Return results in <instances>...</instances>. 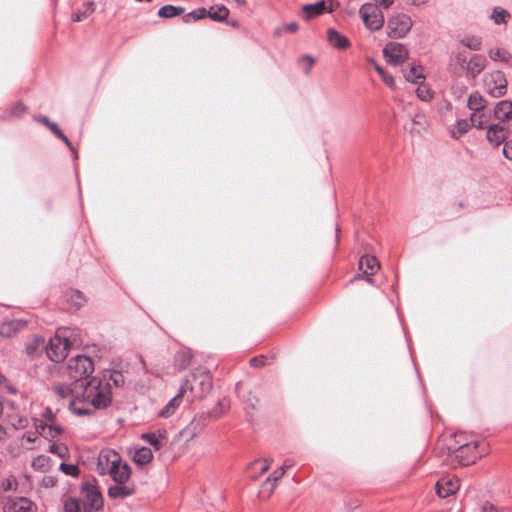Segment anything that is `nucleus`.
Here are the masks:
<instances>
[{"label": "nucleus", "mask_w": 512, "mask_h": 512, "mask_svg": "<svg viewBox=\"0 0 512 512\" xmlns=\"http://www.w3.org/2000/svg\"><path fill=\"white\" fill-rule=\"evenodd\" d=\"M53 391L61 399L69 398L70 409L79 416L106 408L112 399L109 382L98 377H92L88 383L73 381L70 385L55 384Z\"/></svg>", "instance_id": "obj_1"}, {"label": "nucleus", "mask_w": 512, "mask_h": 512, "mask_svg": "<svg viewBox=\"0 0 512 512\" xmlns=\"http://www.w3.org/2000/svg\"><path fill=\"white\" fill-rule=\"evenodd\" d=\"M103 506V498L98 488L86 483L81 488L80 497H69L65 500V512H94Z\"/></svg>", "instance_id": "obj_2"}, {"label": "nucleus", "mask_w": 512, "mask_h": 512, "mask_svg": "<svg viewBox=\"0 0 512 512\" xmlns=\"http://www.w3.org/2000/svg\"><path fill=\"white\" fill-rule=\"evenodd\" d=\"M97 471L101 475H109L112 479H130V466L123 462L121 456L112 449H103L99 453Z\"/></svg>", "instance_id": "obj_3"}, {"label": "nucleus", "mask_w": 512, "mask_h": 512, "mask_svg": "<svg viewBox=\"0 0 512 512\" xmlns=\"http://www.w3.org/2000/svg\"><path fill=\"white\" fill-rule=\"evenodd\" d=\"M213 388L211 372L198 366L192 370L182 381L180 389H184V394L189 391L194 399L205 398Z\"/></svg>", "instance_id": "obj_4"}, {"label": "nucleus", "mask_w": 512, "mask_h": 512, "mask_svg": "<svg viewBox=\"0 0 512 512\" xmlns=\"http://www.w3.org/2000/svg\"><path fill=\"white\" fill-rule=\"evenodd\" d=\"M401 108L404 118V129L412 135H420L427 126V120L423 112L412 102H403Z\"/></svg>", "instance_id": "obj_5"}, {"label": "nucleus", "mask_w": 512, "mask_h": 512, "mask_svg": "<svg viewBox=\"0 0 512 512\" xmlns=\"http://www.w3.org/2000/svg\"><path fill=\"white\" fill-rule=\"evenodd\" d=\"M70 341L68 339L67 330H58V332L50 338L46 346V354L53 362H61L64 360L69 351Z\"/></svg>", "instance_id": "obj_6"}, {"label": "nucleus", "mask_w": 512, "mask_h": 512, "mask_svg": "<svg viewBox=\"0 0 512 512\" xmlns=\"http://www.w3.org/2000/svg\"><path fill=\"white\" fill-rule=\"evenodd\" d=\"M413 26L412 18L402 12L394 13L387 21V36L392 39H402L407 36Z\"/></svg>", "instance_id": "obj_7"}, {"label": "nucleus", "mask_w": 512, "mask_h": 512, "mask_svg": "<svg viewBox=\"0 0 512 512\" xmlns=\"http://www.w3.org/2000/svg\"><path fill=\"white\" fill-rule=\"evenodd\" d=\"M94 371L92 360L84 355H77L71 358L67 364V373L74 382L88 383L85 377Z\"/></svg>", "instance_id": "obj_8"}, {"label": "nucleus", "mask_w": 512, "mask_h": 512, "mask_svg": "<svg viewBox=\"0 0 512 512\" xmlns=\"http://www.w3.org/2000/svg\"><path fill=\"white\" fill-rule=\"evenodd\" d=\"M360 18L364 26L370 31H379L385 24L382 9L373 3H364L359 9Z\"/></svg>", "instance_id": "obj_9"}, {"label": "nucleus", "mask_w": 512, "mask_h": 512, "mask_svg": "<svg viewBox=\"0 0 512 512\" xmlns=\"http://www.w3.org/2000/svg\"><path fill=\"white\" fill-rule=\"evenodd\" d=\"M383 56L389 64L398 66L407 60L408 49L404 44L389 42L383 48Z\"/></svg>", "instance_id": "obj_10"}, {"label": "nucleus", "mask_w": 512, "mask_h": 512, "mask_svg": "<svg viewBox=\"0 0 512 512\" xmlns=\"http://www.w3.org/2000/svg\"><path fill=\"white\" fill-rule=\"evenodd\" d=\"M484 86L490 95L500 97L506 92L507 80L501 71H494L484 77Z\"/></svg>", "instance_id": "obj_11"}, {"label": "nucleus", "mask_w": 512, "mask_h": 512, "mask_svg": "<svg viewBox=\"0 0 512 512\" xmlns=\"http://www.w3.org/2000/svg\"><path fill=\"white\" fill-rule=\"evenodd\" d=\"M228 14H229V10L225 6H220L217 8L211 7L208 13L206 12V10L204 8H202L197 11H192V12L186 14L184 17V20H185V22H190V21H196V20H199V19H202V18L208 16L212 20L223 21L224 19H226Z\"/></svg>", "instance_id": "obj_12"}, {"label": "nucleus", "mask_w": 512, "mask_h": 512, "mask_svg": "<svg viewBox=\"0 0 512 512\" xmlns=\"http://www.w3.org/2000/svg\"><path fill=\"white\" fill-rule=\"evenodd\" d=\"M114 485L108 488V496L112 499H124L135 493V485L129 479H113Z\"/></svg>", "instance_id": "obj_13"}, {"label": "nucleus", "mask_w": 512, "mask_h": 512, "mask_svg": "<svg viewBox=\"0 0 512 512\" xmlns=\"http://www.w3.org/2000/svg\"><path fill=\"white\" fill-rule=\"evenodd\" d=\"M49 422L50 423L35 419L34 426L38 435H41L48 440H53L61 434L62 428L60 425L53 423L50 418Z\"/></svg>", "instance_id": "obj_14"}, {"label": "nucleus", "mask_w": 512, "mask_h": 512, "mask_svg": "<svg viewBox=\"0 0 512 512\" xmlns=\"http://www.w3.org/2000/svg\"><path fill=\"white\" fill-rule=\"evenodd\" d=\"M5 418L8 425L16 430L26 428L29 423L27 416L13 405L6 411Z\"/></svg>", "instance_id": "obj_15"}, {"label": "nucleus", "mask_w": 512, "mask_h": 512, "mask_svg": "<svg viewBox=\"0 0 512 512\" xmlns=\"http://www.w3.org/2000/svg\"><path fill=\"white\" fill-rule=\"evenodd\" d=\"M459 489V480L455 477H443L436 483V492L439 497L446 498Z\"/></svg>", "instance_id": "obj_16"}, {"label": "nucleus", "mask_w": 512, "mask_h": 512, "mask_svg": "<svg viewBox=\"0 0 512 512\" xmlns=\"http://www.w3.org/2000/svg\"><path fill=\"white\" fill-rule=\"evenodd\" d=\"M33 503L26 497H19L7 501L3 512H33Z\"/></svg>", "instance_id": "obj_17"}, {"label": "nucleus", "mask_w": 512, "mask_h": 512, "mask_svg": "<svg viewBox=\"0 0 512 512\" xmlns=\"http://www.w3.org/2000/svg\"><path fill=\"white\" fill-rule=\"evenodd\" d=\"M142 439L153 446L155 450H161L168 442L167 431L159 429L154 432L144 433Z\"/></svg>", "instance_id": "obj_18"}, {"label": "nucleus", "mask_w": 512, "mask_h": 512, "mask_svg": "<svg viewBox=\"0 0 512 512\" xmlns=\"http://www.w3.org/2000/svg\"><path fill=\"white\" fill-rule=\"evenodd\" d=\"M26 325L27 322L22 319L6 321L0 326V335L5 338H11L19 331L23 330Z\"/></svg>", "instance_id": "obj_19"}, {"label": "nucleus", "mask_w": 512, "mask_h": 512, "mask_svg": "<svg viewBox=\"0 0 512 512\" xmlns=\"http://www.w3.org/2000/svg\"><path fill=\"white\" fill-rule=\"evenodd\" d=\"M184 396V389H179L177 395H175L169 402L158 411L157 415L160 418H169L175 414L177 409L182 403V398Z\"/></svg>", "instance_id": "obj_20"}, {"label": "nucleus", "mask_w": 512, "mask_h": 512, "mask_svg": "<svg viewBox=\"0 0 512 512\" xmlns=\"http://www.w3.org/2000/svg\"><path fill=\"white\" fill-rule=\"evenodd\" d=\"M485 67L486 59L482 55L475 54L467 63V76L474 79L485 69Z\"/></svg>", "instance_id": "obj_21"}, {"label": "nucleus", "mask_w": 512, "mask_h": 512, "mask_svg": "<svg viewBox=\"0 0 512 512\" xmlns=\"http://www.w3.org/2000/svg\"><path fill=\"white\" fill-rule=\"evenodd\" d=\"M193 357H194V354L191 351V349H189L187 347L181 348L174 355V358H173L174 366L179 371H183L189 367V365L192 362Z\"/></svg>", "instance_id": "obj_22"}, {"label": "nucleus", "mask_w": 512, "mask_h": 512, "mask_svg": "<svg viewBox=\"0 0 512 512\" xmlns=\"http://www.w3.org/2000/svg\"><path fill=\"white\" fill-rule=\"evenodd\" d=\"M507 135L503 126L499 124L490 125L487 129V140L495 146L504 142Z\"/></svg>", "instance_id": "obj_23"}, {"label": "nucleus", "mask_w": 512, "mask_h": 512, "mask_svg": "<svg viewBox=\"0 0 512 512\" xmlns=\"http://www.w3.org/2000/svg\"><path fill=\"white\" fill-rule=\"evenodd\" d=\"M327 39L330 45L337 49L343 50L348 48L350 45L349 39L333 28L327 31Z\"/></svg>", "instance_id": "obj_24"}, {"label": "nucleus", "mask_w": 512, "mask_h": 512, "mask_svg": "<svg viewBox=\"0 0 512 512\" xmlns=\"http://www.w3.org/2000/svg\"><path fill=\"white\" fill-rule=\"evenodd\" d=\"M359 269L366 275H373L379 269L378 260L374 256L364 255L360 258Z\"/></svg>", "instance_id": "obj_25"}, {"label": "nucleus", "mask_w": 512, "mask_h": 512, "mask_svg": "<svg viewBox=\"0 0 512 512\" xmlns=\"http://www.w3.org/2000/svg\"><path fill=\"white\" fill-rule=\"evenodd\" d=\"M477 447H478L477 442L465 443L459 447L457 457L461 458V463L463 465H469L470 463H474L476 458L482 456V454H479V455L472 454L471 457H469L467 459H463L464 454L474 452L477 449Z\"/></svg>", "instance_id": "obj_26"}, {"label": "nucleus", "mask_w": 512, "mask_h": 512, "mask_svg": "<svg viewBox=\"0 0 512 512\" xmlns=\"http://www.w3.org/2000/svg\"><path fill=\"white\" fill-rule=\"evenodd\" d=\"M494 114L501 121L512 119V102L508 100L500 101L494 109Z\"/></svg>", "instance_id": "obj_27"}, {"label": "nucleus", "mask_w": 512, "mask_h": 512, "mask_svg": "<svg viewBox=\"0 0 512 512\" xmlns=\"http://www.w3.org/2000/svg\"><path fill=\"white\" fill-rule=\"evenodd\" d=\"M459 42L466 48L473 50V51H479L482 46V39L479 36L471 35V34H465L460 35L458 37Z\"/></svg>", "instance_id": "obj_28"}, {"label": "nucleus", "mask_w": 512, "mask_h": 512, "mask_svg": "<svg viewBox=\"0 0 512 512\" xmlns=\"http://www.w3.org/2000/svg\"><path fill=\"white\" fill-rule=\"evenodd\" d=\"M467 106L473 112H482L486 106V101L482 95L478 92L470 94L467 102Z\"/></svg>", "instance_id": "obj_29"}, {"label": "nucleus", "mask_w": 512, "mask_h": 512, "mask_svg": "<svg viewBox=\"0 0 512 512\" xmlns=\"http://www.w3.org/2000/svg\"><path fill=\"white\" fill-rule=\"evenodd\" d=\"M291 467V464L285 462L282 466L276 469L266 480L264 486L270 485L269 494L272 493L277 481H279L286 472V469Z\"/></svg>", "instance_id": "obj_30"}, {"label": "nucleus", "mask_w": 512, "mask_h": 512, "mask_svg": "<svg viewBox=\"0 0 512 512\" xmlns=\"http://www.w3.org/2000/svg\"><path fill=\"white\" fill-rule=\"evenodd\" d=\"M153 458V454L150 448L141 447L137 449L133 455V460L138 465L148 464Z\"/></svg>", "instance_id": "obj_31"}, {"label": "nucleus", "mask_w": 512, "mask_h": 512, "mask_svg": "<svg viewBox=\"0 0 512 512\" xmlns=\"http://www.w3.org/2000/svg\"><path fill=\"white\" fill-rule=\"evenodd\" d=\"M304 11L307 14V17L311 18L323 14L328 11V8L324 1H318L314 4L304 6Z\"/></svg>", "instance_id": "obj_32"}, {"label": "nucleus", "mask_w": 512, "mask_h": 512, "mask_svg": "<svg viewBox=\"0 0 512 512\" xmlns=\"http://www.w3.org/2000/svg\"><path fill=\"white\" fill-rule=\"evenodd\" d=\"M66 301L71 308L79 309L83 305L85 299L80 291L71 290L66 294Z\"/></svg>", "instance_id": "obj_33"}, {"label": "nucleus", "mask_w": 512, "mask_h": 512, "mask_svg": "<svg viewBox=\"0 0 512 512\" xmlns=\"http://www.w3.org/2000/svg\"><path fill=\"white\" fill-rule=\"evenodd\" d=\"M48 128L51 130V132L57 136L58 138H60L67 146L68 148L72 151L73 155H74V158H77L78 157V154L77 152L75 151L72 143L70 142V140L67 138V136L62 132V130L59 128V126L52 122V123H49V126Z\"/></svg>", "instance_id": "obj_34"}, {"label": "nucleus", "mask_w": 512, "mask_h": 512, "mask_svg": "<svg viewBox=\"0 0 512 512\" xmlns=\"http://www.w3.org/2000/svg\"><path fill=\"white\" fill-rule=\"evenodd\" d=\"M184 12L182 7L165 5L158 10V16L162 18H172Z\"/></svg>", "instance_id": "obj_35"}, {"label": "nucleus", "mask_w": 512, "mask_h": 512, "mask_svg": "<svg viewBox=\"0 0 512 512\" xmlns=\"http://www.w3.org/2000/svg\"><path fill=\"white\" fill-rule=\"evenodd\" d=\"M94 11V3L88 2L84 5L83 10L77 11L72 14L71 18L74 22H81L85 20Z\"/></svg>", "instance_id": "obj_36"}, {"label": "nucleus", "mask_w": 512, "mask_h": 512, "mask_svg": "<svg viewBox=\"0 0 512 512\" xmlns=\"http://www.w3.org/2000/svg\"><path fill=\"white\" fill-rule=\"evenodd\" d=\"M404 77L408 82L416 84L419 80L424 78L423 70L420 66H412L404 73Z\"/></svg>", "instance_id": "obj_37"}, {"label": "nucleus", "mask_w": 512, "mask_h": 512, "mask_svg": "<svg viewBox=\"0 0 512 512\" xmlns=\"http://www.w3.org/2000/svg\"><path fill=\"white\" fill-rule=\"evenodd\" d=\"M470 126H471L470 121H468L466 119L458 120L456 122L455 127L451 131L452 137L455 139H458L459 137H461L463 134H465L469 130Z\"/></svg>", "instance_id": "obj_38"}, {"label": "nucleus", "mask_w": 512, "mask_h": 512, "mask_svg": "<svg viewBox=\"0 0 512 512\" xmlns=\"http://www.w3.org/2000/svg\"><path fill=\"white\" fill-rule=\"evenodd\" d=\"M491 18L495 24H506L510 18V14L507 10L501 7H495L493 9Z\"/></svg>", "instance_id": "obj_39"}, {"label": "nucleus", "mask_w": 512, "mask_h": 512, "mask_svg": "<svg viewBox=\"0 0 512 512\" xmlns=\"http://www.w3.org/2000/svg\"><path fill=\"white\" fill-rule=\"evenodd\" d=\"M471 125L481 130L484 128L487 118L483 112H473L470 117Z\"/></svg>", "instance_id": "obj_40"}, {"label": "nucleus", "mask_w": 512, "mask_h": 512, "mask_svg": "<svg viewBox=\"0 0 512 512\" xmlns=\"http://www.w3.org/2000/svg\"><path fill=\"white\" fill-rule=\"evenodd\" d=\"M417 97L425 102L431 101L433 98V92L426 85H420L416 89Z\"/></svg>", "instance_id": "obj_41"}, {"label": "nucleus", "mask_w": 512, "mask_h": 512, "mask_svg": "<svg viewBox=\"0 0 512 512\" xmlns=\"http://www.w3.org/2000/svg\"><path fill=\"white\" fill-rule=\"evenodd\" d=\"M50 459L44 455H39L32 461V467L35 470L45 471L49 466Z\"/></svg>", "instance_id": "obj_42"}, {"label": "nucleus", "mask_w": 512, "mask_h": 512, "mask_svg": "<svg viewBox=\"0 0 512 512\" xmlns=\"http://www.w3.org/2000/svg\"><path fill=\"white\" fill-rule=\"evenodd\" d=\"M26 113V106L21 103L17 102L10 110V117L13 118H20Z\"/></svg>", "instance_id": "obj_43"}, {"label": "nucleus", "mask_w": 512, "mask_h": 512, "mask_svg": "<svg viewBox=\"0 0 512 512\" xmlns=\"http://www.w3.org/2000/svg\"><path fill=\"white\" fill-rule=\"evenodd\" d=\"M488 54H489V57L494 61H507L508 60L507 53L501 49H491Z\"/></svg>", "instance_id": "obj_44"}, {"label": "nucleus", "mask_w": 512, "mask_h": 512, "mask_svg": "<svg viewBox=\"0 0 512 512\" xmlns=\"http://www.w3.org/2000/svg\"><path fill=\"white\" fill-rule=\"evenodd\" d=\"M49 450L51 453L58 455L60 458H65L68 453L67 447L63 444H52Z\"/></svg>", "instance_id": "obj_45"}, {"label": "nucleus", "mask_w": 512, "mask_h": 512, "mask_svg": "<svg viewBox=\"0 0 512 512\" xmlns=\"http://www.w3.org/2000/svg\"><path fill=\"white\" fill-rule=\"evenodd\" d=\"M60 470L70 476H77L79 473V468L76 465L64 462L60 464Z\"/></svg>", "instance_id": "obj_46"}, {"label": "nucleus", "mask_w": 512, "mask_h": 512, "mask_svg": "<svg viewBox=\"0 0 512 512\" xmlns=\"http://www.w3.org/2000/svg\"><path fill=\"white\" fill-rule=\"evenodd\" d=\"M109 380L113 382L115 386H121L124 384V376L119 371H110L109 372Z\"/></svg>", "instance_id": "obj_47"}, {"label": "nucleus", "mask_w": 512, "mask_h": 512, "mask_svg": "<svg viewBox=\"0 0 512 512\" xmlns=\"http://www.w3.org/2000/svg\"><path fill=\"white\" fill-rule=\"evenodd\" d=\"M454 59L455 62L463 68L467 61L466 53L464 51H459L455 54Z\"/></svg>", "instance_id": "obj_48"}, {"label": "nucleus", "mask_w": 512, "mask_h": 512, "mask_svg": "<svg viewBox=\"0 0 512 512\" xmlns=\"http://www.w3.org/2000/svg\"><path fill=\"white\" fill-rule=\"evenodd\" d=\"M265 363H266L265 356L254 357L250 360V364L253 367H262L265 365Z\"/></svg>", "instance_id": "obj_49"}, {"label": "nucleus", "mask_w": 512, "mask_h": 512, "mask_svg": "<svg viewBox=\"0 0 512 512\" xmlns=\"http://www.w3.org/2000/svg\"><path fill=\"white\" fill-rule=\"evenodd\" d=\"M503 155L512 160V140L505 142L503 147Z\"/></svg>", "instance_id": "obj_50"}, {"label": "nucleus", "mask_w": 512, "mask_h": 512, "mask_svg": "<svg viewBox=\"0 0 512 512\" xmlns=\"http://www.w3.org/2000/svg\"><path fill=\"white\" fill-rule=\"evenodd\" d=\"M373 1H374L373 4H377L382 10L389 9L394 3V0H373Z\"/></svg>", "instance_id": "obj_51"}, {"label": "nucleus", "mask_w": 512, "mask_h": 512, "mask_svg": "<svg viewBox=\"0 0 512 512\" xmlns=\"http://www.w3.org/2000/svg\"><path fill=\"white\" fill-rule=\"evenodd\" d=\"M271 463H272L271 459H264L263 461L255 462V464H261V468H260L261 474L265 473L270 468Z\"/></svg>", "instance_id": "obj_52"}, {"label": "nucleus", "mask_w": 512, "mask_h": 512, "mask_svg": "<svg viewBox=\"0 0 512 512\" xmlns=\"http://www.w3.org/2000/svg\"><path fill=\"white\" fill-rule=\"evenodd\" d=\"M381 79L387 86H389L390 88H394L395 79L392 75L385 74Z\"/></svg>", "instance_id": "obj_53"}, {"label": "nucleus", "mask_w": 512, "mask_h": 512, "mask_svg": "<svg viewBox=\"0 0 512 512\" xmlns=\"http://www.w3.org/2000/svg\"><path fill=\"white\" fill-rule=\"evenodd\" d=\"M14 484H15L14 479H6L5 481H3L2 486H3V489L7 491V490H10Z\"/></svg>", "instance_id": "obj_54"}, {"label": "nucleus", "mask_w": 512, "mask_h": 512, "mask_svg": "<svg viewBox=\"0 0 512 512\" xmlns=\"http://www.w3.org/2000/svg\"><path fill=\"white\" fill-rule=\"evenodd\" d=\"M484 511L485 512H503V508H501L500 511H498V509L491 503H486L484 505Z\"/></svg>", "instance_id": "obj_55"}, {"label": "nucleus", "mask_w": 512, "mask_h": 512, "mask_svg": "<svg viewBox=\"0 0 512 512\" xmlns=\"http://www.w3.org/2000/svg\"><path fill=\"white\" fill-rule=\"evenodd\" d=\"M23 439L29 443H33L37 439V436L34 433H26L23 435Z\"/></svg>", "instance_id": "obj_56"}, {"label": "nucleus", "mask_w": 512, "mask_h": 512, "mask_svg": "<svg viewBox=\"0 0 512 512\" xmlns=\"http://www.w3.org/2000/svg\"><path fill=\"white\" fill-rule=\"evenodd\" d=\"M407 4L413 5V6H420L423 4H426L429 0H406Z\"/></svg>", "instance_id": "obj_57"}, {"label": "nucleus", "mask_w": 512, "mask_h": 512, "mask_svg": "<svg viewBox=\"0 0 512 512\" xmlns=\"http://www.w3.org/2000/svg\"><path fill=\"white\" fill-rule=\"evenodd\" d=\"M374 69L381 76V78L383 77V75L386 74L384 69L379 64H377V63H374Z\"/></svg>", "instance_id": "obj_58"}, {"label": "nucleus", "mask_w": 512, "mask_h": 512, "mask_svg": "<svg viewBox=\"0 0 512 512\" xmlns=\"http://www.w3.org/2000/svg\"><path fill=\"white\" fill-rule=\"evenodd\" d=\"M37 120L39 122L43 123L47 127L49 126V123H52V121H50L49 118L46 116H41V117L37 118Z\"/></svg>", "instance_id": "obj_59"}, {"label": "nucleus", "mask_w": 512, "mask_h": 512, "mask_svg": "<svg viewBox=\"0 0 512 512\" xmlns=\"http://www.w3.org/2000/svg\"><path fill=\"white\" fill-rule=\"evenodd\" d=\"M218 405L221 407L222 410H226L229 406V402L223 399L218 402Z\"/></svg>", "instance_id": "obj_60"}, {"label": "nucleus", "mask_w": 512, "mask_h": 512, "mask_svg": "<svg viewBox=\"0 0 512 512\" xmlns=\"http://www.w3.org/2000/svg\"><path fill=\"white\" fill-rule=\"evenodd\" d=\"M44 484L45 486H53L54 485V482H53V479L51 477H47L46 479H44Z\"/></svg>", "instance_id": "obj_61"}, {"label": "nucleus", "mask_w": 512, "mask_h": 512, "mask_svg": "<svg viewBox=\"0 0 512 512\" xmlns=\"http://www.w3.org/2000/svg\"><path fill=\"white\" fill-rule=\"evenodd\" d=\"M6 437L5 429L0 425V441L4 440Z\"/></svg>", "instance_id": "obj_62"}, {"label": "nucleus", "mask_w": 512, "mask_h": 512, "mask_svg": "<svg viewBox=\"0 0 512 512\" xmlns=\"http://www.w3.org/2000/svg\"><path fill=\"white\" fill-rule=\"evenodd\" d=\"M372 275H366V278L365 280L369 283V284H373L374 280L373 278L371 277Z\"/></svg>", "instance_id": "obj_63"}, {"label": "nucleus", "mask_w": 512, "mask_h": 512, "mask_svg": "<svg viewBox=\"0 0 512 512\" xmlns=\"http://www.w3.org/2000/svg\"><path fill=\"white\" fill-rule=\"evenodd\" d=\"M289 29L291 31H295L297 29V25L295 23H292V24L289 25Z\"/></svg>", "instance_id": "obj_64"}]
</instances>
